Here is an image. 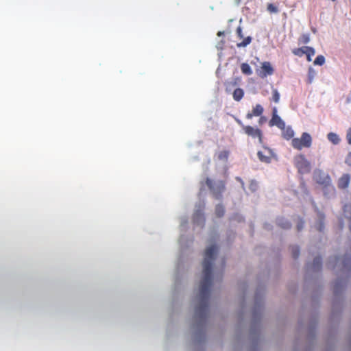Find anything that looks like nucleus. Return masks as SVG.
Segmentation results:
<instances>
[{
    "instance_id": "28",
    "label": "nucleus",
    "mask_w": 351,
    "mask_h": 351,
    "mask_svg": "<svg viewBox=\"0 0 351 351\" xmlns=\"http://www.w3.org/2000/svg\"><path fill=\"white\" fill-rule=\"evenodd\" d=\"M267 10L271 13H276L278 11L277 7L272 3H269L267 5Z\"/></svg>"
},
{
    "instance_id": "18",
    "label": "nucleus",
    "mask_w": 351,
    "mask_h": 351,
    "mask_svg": "<svg viewBox=\"0 0 351 351\" xmlns=\"http://www.w3.org/2000/svg\"><path fill=\"white\" fill-rule=\"evenodd\" d=\"M215 213L217 217H223L225 213V209H224V207L223 206V205H221V204L217 205L215 207Z\"/></svg>"
},
{
    "instance_id": "10",
    "label": "nucleus",
    "mask_w": 351,
    "mask_h": 351,
    "mask_svg": "<svg viewBox=\"0 0 351 351\" xmlns=\"http://www.w3.org/2000/svg\"><path fill=\"white\" fill-rule=\"evenodd\" d=\"M350 183V176L343 174L338 180V187L339 189H346Z\"/></svg>"
},
{
    "instance_id": "6",
    "label": "nucleus",
    "mask_w": 351,
    "mask_h": 351,
    "mask_svg": "<svg viewBox=\"0 0 351 351\" xmlns=\"http://www.w3.org/2000/svg\"><path fill=\"white\" fill-rule=\"evenodd\" d=\"M257 156L261 162L269 163L271 162L272 158L274 156V154L271 149L267 147H263L262 150L258 152Z\"/></svg>"
},
{
    "instance_id": "13",
    "label": "nucleus",
    "mask_w": 351,
    "mask_h": 351,
    "mask_svg": "<svg viewBox=\"0 0 351 351\" xmlns=\"http://www.w3.org/2000/svg\"><path fill=\"white\" fill-rule=\"evenodd\" d=\"M243 90L240 88H236L232 94L233 99L237 101H239L243 97Z\"/></svg>"
},
{
    "instance_id": "22",
    "label": "nucleus",
    "mask_w": 351,
    "mask_h": 351,
    "mask_svg": "<svg viewBox=\"0 0 351 351\" xmlns=\"http://www.w3.org/2000/svg\"><path fill=\"white\" fill-rule=\"evenodd\" d=\"M322 266V258L320 257L315 258L313 263V267L315 269H320Z\"/></svg>"
},
{
    "instance_id": "2",
    "label": "nucleus",
    "mask_w": 351,
    "mask_h": 351,
    "mask_svg": "<svg viewBox=\"0 0 351 351\" xmlns=\"http://www.w3.org/2000/svg\"><path fill=\"white\" fill-rule=\"evenodd\" d=\"M206 184L210 191L213 196L220 199L222 197V193L226 190L225 182L223 180L214 181L209 178L206 180Z\"/></svg>"
},
{
    "instance_id": "9",
    "label": "nucleus",
    "mask_w": 351,
    "mask_h": 351,
    "mask_svg": "<svg viewBox=\"0 0 351 351\" xmlns=\"http://www.w3.org/2000/svg\"><path fill=\"white\" fill-rule=\"evenodd\" d=\"M264 109L261 104H256L252 109V112L246 114L247 119H251L253 117L261 116L263 113Z\"/></svg>"
},
{
    "instance_id": "24",
    "label": "nucleus",
    "mask_w": 351,
    "mask_h": 351,
    "mask_svg": "<svg viewBox=\"0 0 351 351\" xmlns=\"http://www.w3.org/2000/svg\"><path fill=\"white\" fill-rule=\"evenodd\" d=\"M291 254L293 258L296 259L300 255V249L298 246L291 247Z\"/></svg>"
},
{
    "instance_id": "29",
    "label": "nucleus",
    "mask_w": 351,
    "mask_h": 351,
    "mask_svg": "<svg viewBox=\"0 0 351 351\" xmlns=\"http://www.w3.org/2000/svg\"><path fill=\"white\" fill-rule=\"evenodd\" d=\"M346 139H347L348 143L351 145V128H349L347 131Z\"/></svg>"
},
{
    "instance_id": "14",
    "label": "nucleus",
    "mask_w": 351,
    "mask_h": 351,
    "mask_svg": "<svg viewBox=\"0 0 351 351\" xmlns=\"http://www.w3.org/2000/svg\"><path fill=\"white\" fill-rule=\"evenodd\" d=\"M327 138L329 141H330L334 145H337L340 142V138L339 136L333 132H330L327 135Z\"/></svg>"
},
{
    "instance_id": "3",
    "label": "nucleus",
    "mask_w": 351,
    "mask_h": 351,
    "mask_svg": "<svg viewBox=\"0 0 351 351\" xmlns=\"http://www.w3.org/2000/svg\"><path fill=\"white\" fill-rule=\"evenodd\" d=\"M235 120L237 123L242 128L243 131L246 135L254 139L257 138L258 143L261 144L263 143V134L261 129L250 125H245L239 119H236Z\"/></svg>"
},
{
    "instance_id": "32",
    "label": "nucleus",
    "mask_w": 351,
    "mask_h": 351,
    "mask_svg": "<svg viewBox=\"0 0 351 351\" xmlns=\"http://www.w3.org/2000/svg\"><path fill=\"white\" fill-rule=\"evenodd\" d=\"M266 121V118L265 117H261L258 121V123L262 125Z\"/></svg>"
},
{
    "instance_id": "17",
    "label": "nucleus",
    "mask_w": 351,
    "mask_h": 351,
    "mask_svg": "<svg viewBox=\"0 0 351 351\" xmlns=\"http://www.w3.org/2000/svg\"><path fill=\"white\" fill-rule=\"evenodd\" d=\"M278 225L283 229H289L291 228V223L284 218H279L277 221Z\"/></svg>"
},
{
    "instance_id": "26",
    "label": "nucleus",
    "mask_w": 351,
    "mask_h": 351,
    "mask_svg": "<svg viewBox=\"0 0 351 351\" xmlns=\"http://www.w3.org/2000/svg\"><path fill=\"white\" fill-rule=\"evenodd\" d=\"M272 99L275 103H278L280 100V94L276 89H274L272 92Z\"/></svg>"
},
{
    "instance_id": "1",
    "label": "nucleus",
    "mask_w": 351,
    "mask_h": 351,
    "mask_svg": "<svg viewBox=\"0 0 351 351\" xmlns=\"http://www.w3.org/2000/svg\"><path fill=\"white\" fill-rule=\"evenodd\" d=\"M217 252L216 245L207 247L205 251L203 261V278L199 287L200 304L195 310L196 314L200 317L206 315L208 310V300L212 284V266Z\"/></svg>"
},
{
    "instance_id": "5",
    "label": "nucleus",
    "mask_w": 351,
    "mask_h": 351,
    "mask_svg": "<svg viewBox=\"0 0 351 351\" xmlns=\"http://www.w3.org/2000/svg\"><path fill=\"white\" fill-rule=\"evenodd\" d=\"M294 163L298 171L301 173H305L310 171L311 165L305 156L300 154L295 157Z\"/></svg>"
},
{
    "instance_id": "20",
    "label": "nucleus",
    "mask_w": 351,
    "mask_h": 351,
    "mask_svg": "<svg viewBox=\"0 0 351 351\" xmlns=\"http://www.w3.org/2000/svg\"><path fill=\"white\" fill-rule=\"evenodd\" d=\"M315 75H316L315 71L312 67H310L308 71V84L312 83Z\"/></svg>"
},
{
    "instance_id": "31",
    "label": "nucleus",
    "mask_w": 351,
    "mask_h": 351,
    "mask_svg": "<svg viewBox=\"0 0 351 351\" xmlns=\"http://www.w3.org/2000/svg\"><path fill=\"white\" fill-rule=\"evenodd\" d=\"M303 226H304V222L303 221H301L300 223H299L298 224V231H300L302 228H303Z\"/></svg>"
},
{
    "instance_id": "12",
    "label": "nucleus",
    "mask_w": 351,
    "mask_h": 351,
    "mask_svg": "<svg viewBox=\"0 0 351 351\" xmlns=\"http://www.w3.org/2000/svg\"><path fill=\"white\" fill-rule=\"evenodd\" d=\"M204 208V205L202 206L201 210H197L193 215V221L195 223H199L200 222L204 223V217L202 213V209Z\"/></svg>"
},
{
    "instance_id": "19",
    "label": "nucleus",
    "mask_w": 351,
    "mask_h": 351,
    "mask_svg": "<svg viewBox=\"0 0 351 351\" xmlns=\"http://www.w3.org/2000/svg\"><path fill=\"white\" fill-rule=\"evenodd\" d=\"M305 51H306V46L300 47V48H295V49H293L292 52L294 55L299 56V57H302L303 55L305 54V53H306Z\"/></svg>"
},
{
    "instance_id": "11",
    "label": "nucleus",
    "mask_w": 351,
    "mask_h": 351,
    "mask_svg": "<svg viewBox=\"0 0 351 351\" xmlns=\"http://www.w3.org/2000/svg\"><path fill=\"white\" fill-rule=\"evenodd\" d=\"M282 130V136L286 140H290L294 136V131L292 130L291 127H286L285 125L284 129H280Z\"/></svg>"
},
{
    "instance_id": "7",
    "label": "nucleus",
    "mask_w": 351,
    "mask_h": 351,
    "mask_svg": "<svg viewBox=\"0 0 351 351\" xmlns=\"http://www.w3.org/2000/svg\"><path fill=\"white\" fill-rule=\"evenodd\" d=\"M285 124V123L284 122V121H282V119L277 114L276 108H274L272 117L269 122V126L272 127L276 125L279 129H284Z\"/></svg>"
},
{
    "instance_id": "33",
    "label": "nucleus",
    "mask_w": 351,
    "mask_h": 351,
    "mask_svg": "<svg viewBox=\"0 0 351 351\" xmlns=\"http://www.w3.org/2000/svg\"><path fill=\"white\" fill-rule=\"evenodd\" d=\"M223 34V32H218V33H217L218 36H221Z\"/></svg>"
},
{
    "instance_id": "23",
    "label": "nucleus",
    "mask_w": 351,
    "mask_h": 351,
    "mask_svg": "<svg viewBox=\"0 0 351 351\" xmlns=\"http://www.w3.org/2000/svg\"><path fill=\"white\" fill-rule=\"evenodd\" d=\"M313 63L315 65H323L325 63L324 56L322 55L317 56Z\"/></svg>"
},
{
    "instance_id": "35",
    "label": "nucleus",
    "mask_w": 351,
    "mask_h": 351,
    "mask_svg": "<svg viewBox=\"0 0 351 351\" xmlns=\"http://www.w3.org/2000/svg\"><path fill=\"white\" fill-rule=\"evenodd\" d=\"M229 86H230V84L228 83V86H227V87H226V89H227V90H229Z\"/></svg>"
},
{
    "instance_id": "37",
    "label": "nucleus",
    "mask_w": 351,
    "mask_h": 351,
    "mask_svg": "<svg viewBox=\"0 0 351 351\" xmlns=\"http://www.w3.org/2000/svg\"><path fill=\"white\" fill-rule=\"evenodd\" d=\"M253 182L251 183V186H252V187H254V185H253Z\"/></svg>"
},
{
    "instance_id": "16",
    "label": "nucleus",
    "mask_w": 351,
    "mask_h": 351,
    "mask_svg": "<svg viewBox=\"0 0 351 351\" xmlns=\"http://www.w3.org/2000/svg\"><path fill=\"white\" fill-rule=\"evenodd\" d=\"M241 70L243 74L247 75H250L252 73V69L247 63H242Z\"/></svg>"
},
{
    "instance_id": "8",
    "label": "nucleus",
    "mask_w": 351,
    "mask_h": 351,
    "mask_svg": "<svg viewBox=\"0 0 351 351\" xmlns=\"http://www.w3.org/2000/svg\"><path fill=\"white\" fill-rule=\"evenodd\" d=\"M274 69L269 62L262 63L261 71L259 75L261 77H265L267 75H271L274 73Z\"/></svg>"
},
{
    "instance_id": "34",
    "label": "nucleus",
    "mask_w": 351,
    "mask_h": 351,
    "mask_svg": "<svg viewBox=\"0 0 351 351\" xmlns=\"http://www.w3.org/2000/svg\"><path fill=\"white\" fill-rule=\"evenodd\" d=\"M322 224L320 225V226L318 228L319 231H322Z\"/></svg>"
},
{
    "instance_id": "4",
    "label": "nucleus",
    "mask_w": 351,
    "mask_h": 351,
    "mask_svg": "<svg viewBox=\"0 0 351 351\" xmlns=\"http://www.w3.org/2000/svg\"><path fill=\"white\" fill-rule=\"evenodd\" d=\"M312 137L307 132H303L300 138H293L291 141L292 147L297 150L309 148L312 145Z\"/></svg>"
},
{
    "instance_id": "21",
    "label": "nucleus",
    "mask_w": 351,
    "mask_h": 351,
    "mask_svg": "<svg viewBox=\"0 0 351 351\" xmlns=\"http://www.w3.org/2000/svg\"><path fill=\"white\" fill-rule=\"evenodd\" d=\"M252 41V38L250 36L246 37L241 43H239L237 44V47H245L247 45H249Z\"/></svg>"
},
{
    "instance_id": "27",
    "label": "nucleus",
    "mask_w": 351,
    "mask_h": 351,
    "mask_svg": "<svg viewBox=\"0 0 351 351\" xmlns=\"http://www.w3.org/2000/svg\"><path fill=\"white\" fill-rule=\"evenodd\" d=\"M229 155V152L228 151H222L218 155V158L219 160H227Z\"/></svg>"
},
{
    "instance_id": "15",
    "label": "nucleus",
    "mask_w": 351,
    "mask_h": 351,
    "mask_svg": "<svg viewBox=\"0 0 351 351\" xmlns=\"http://www.w3.org/2000/svg\"><path fill=\"white\" fill-rule=\"evenodd\" d=\"M305 55L306 56V60L308 62L311 61V57L313 56L315 54V49L308 46H306V51H305Z\"/></svg>"
},
{
    "instance_id": "36",
    "label": "nucleus",
    "mask_w": 351,
    "mask_h": 351,
    "mask_svg": "<svg viewBox=\"0 0 351 351\" xmlns=\"http://www.w3.org/2000/svg\"><path fill=\"white\" fill-rule=\"evenodd\" d=\"M253 182L251 183V186H252V187H254V185H253Z\"/></svg>"
},
{
    "instance_id": "30",
    "label": "nucleus",
    "mask_w": 351,
    "mask_h": 351,
    "mask_svg": "<svg viewBox=\"0 0 351 351\" xmlns=\"http://www.w3.org/2000/svg\"><path fill=\"white\" fill-rule=\"evenodd\" d=\"M237 34L238 37H239L240 38H243L242 29L240 26L237 28Z\"/></svg>"
},
{
    "instance_id": "25",
    "label": "nucleus",
    "mask_w": 351,
    "mask_h": 351,
    "mask_svg": "<svg viewBox=\"0 0 351 351\" xmlns=\"http://www.w3.org/2000/svg\"><path fill=\"white\" fill-rule=\"evenodd\" d=\"M310 38L308 34H302L299 38V42L303 44H307Z\"/></svg>"
}]
</instances>
